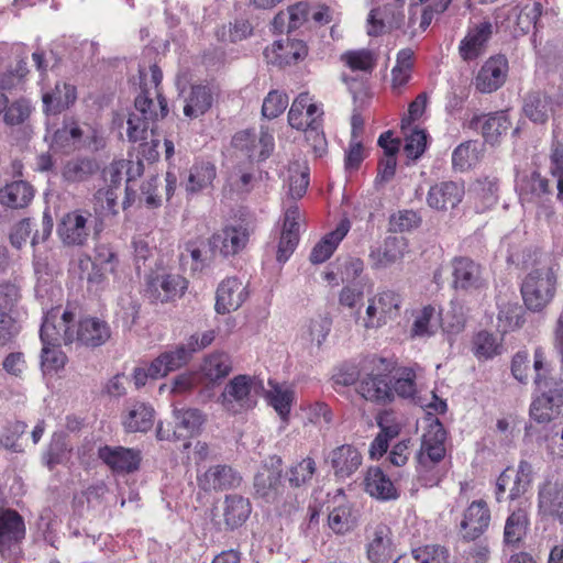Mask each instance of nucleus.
Wrapping results in <instances>:
<instances>
[{"label":"nucleus","instance_id":"1","mask_svg":"<svg viewBox=\"0 0 563 563\" xmlns=\"http://www.w3.org/2000/svg\"><path fill=\"white\" fill-rule=\"evenodd\" d=\"M139 76L140 92L134 100V111L128 118V137L134 143L145 141L155 123L168 114L167 100L161 91V68L154 64L148 73L140 69Z\"/></svg>","mask_w":563,"mask_h":563},{"label":"nucleus","instance_id":"2","mask_svg":"<svg viewBox=\"0 0 563 563\" xmlns=\"http://www.w3.org/2000/svg\"><path fill=\"white\" fill-rule=\"evenodd\" d=\"M40 336L45 342L63 340L65 344L78 342L97 347L110 339L111 330L106 321L96 317H87L76 323L73 311L66 309L58 318V311L52 309L44 318Z\"/></svg>","mask_w":563,"mask_h":563},{"label":"nucleus","instance_id":"3","mask_svg":"<svg viewBox=\"0 0 563 563\" xmlns=\"http://www.w3.org/2000/svg\"><path fill=\"white\" fill-rule=\"evenodd\" d=\"M289 125L303 132L305 139L316 157L328 152V142L323 131L324 110L322 102L316 100L308 91L300 92L292 101L288 111Z\"/></svg>","mask_w":563,"mask_h":563},{"label":"nucleus","instance_id":"4","mask_svg":"<svg viewBox=\"0 0 563 563\" xmlns=\"http://www.w3.org/2000/svg\"><path fill=\"white\" fill-rule=\"evenodd\" d=\"M558 265L550 257L541 260L525 277L521 295L526 307L534 312L542 311L554 298Z\"/></svg>","mask_w":563,"mask_h":563},{"label":"nucleus","instance_id":"5","mask_svg":"<svg viewBox=\"0 0 563 563\" xmlns=\"http://www.w3.org/2000/svg\"><path fill=\"white\" fill-rule=\"evenodd\" d=\"M396 362L391 358L373 356L365 369L367 373L358 382L357 393L366 400L376 404L393 401L391 374Z\"/></svg>","mask_w":563,"mask_h":563},{"label":"nucleus","instance_id":"6","mask_svg":"<svg viewBox=\"0 0 563 563\" xmlns=\"http://www.w3.org/2000/svg\"><path fill=\"white\" fill-rule=\"evenodd\" d=\"M254 497L273 505L279 516H290L299 508L298 498L289 493L279 472L265 468L254 477Z\"/></svg>","mask_w":563,"mask_h":563},{"label":"nucleus","instance_id":"7","mask_svg":"<svg viewBox=\"0 0 563 563\" xmlns=\"http://www.w3.org/2000/svg\"><path fill=\"white\" fill-rule=\"evenodd\" d=\"M188 288V280L180 274L157 268L145 278V296L154 303H167L181 298Z\"/></svg>","mask_w":563,"mask_h":563},{"label":"nucleus","instance_id":"8","mask_svg":"<svg viewBox=\"0 0 563 563\" xmlns=\"http://www.w3.org/2000/svg\"><path fill=\"white\" fill-rule=\"evenodd\" d=\"M264 389L261 380L249 375H238L225 385L220 399L223 408L230 413H241L255 407L256 397L253 395Z\"/></svg>","mask_w":563,"mask_h":563},{"label":"nucleus","instance_id":"9","mask_svg":"<svg viewBox=\"0 0 563 563\" xmlns=\"http://www.w3.org/2000/svg\"><path fill=\"white\" fill-rule=\"evenodd\" d=\"M402 297L391 289H383L368 299L365 316L362 319L366 330H376L400 316Z\"/></svg>","mask_w":563,"mask_h":563},{"label":"nucleus","instance_id":"10","mask_svg":"<svg viewBox=\"0 0 563 563\" xmlns=\"http://www.w3.org/2000/svg\"><path fill=\"white\" fill-rule=\"evenodd\" d=\"M536 388L540 396L530 406V417L539 423L548 422L561 412L563 379L538 378Z\"/></svg>","mask_w":563,"mask_h":563},{"label":"nucleus","instance_id":"11","mask_svg":"<svg viewBox=\"0 0 563 563\" xmlns=\"http://www.w3.org/2000/svg\"><path fill=\"white\" fill-rule=\"evenodd\" d=\"M536 388L540 396L530 406V417L539 423L548 422L561 412L563 379L538 378Z\"/></svg>","mask_w":563,"mask_h":563},{"label":"nucleus","instance_id":"12","mask_svg":"<svg viewBox=\"0 0 563 563\" xmlns=\"http://www.w3.org/2000/svg\"><path fill=\"white\" fill-rule=\"evenodd\" d=\"M251 234L252 230L247 224L223 225L209 238L210 251L218 252L223 257L235 256L246 249Z\"/></svg>","mask_w":563,"mask_h":563},{"label":"nucleus","instance_id":"13","mask_svg":"<svg viewBox=\"0 0 563 563\" xmlns=\"http://www.w3.org/2000/svg\"><path fill=\"white\" fill-rule=\"evenodd\" d=\"M25 534L23 517L14 509L0 508V554L3 559L21 552Z\"/></svg>","mask_w":563,"mask_h":563},{"label":"nucleus","instance_id":"14","mask_svg":"<svg viewBox=\"0 0 563 563\" xmlns=\"http://www.w3.org/2000/svg\"><path fill=\"white\" fill-rule=\"evenodd\" d=\"M541 13L542 5L539 1L527 3L522 8L519 5L510 9L503 8L495 16V25L500 23L503 27L510 30V32L517 36L528 33L532 27L536 29Z\"/></svg>","mask_w":563,"mask_h":563},{"label":"nucleus","instance_id":"15","mask_svg":"<svg viewBox=\"0 0 563 563\" xmlns=\"http://www.w3.org/2000/svg\"><path fill=\"white\" fill-rule=\"evenodd\" d=\"M90 135H85V131L80 128L77 120L74 118L65 119L63 126L58 129L53 136V146L68 153L80 147L90 150H98L101 145V137L97 130L89 126Z\"/></svg>","mask_w":563,"mask_h":563},{"label":"nucleus","instance_id":"16","mask_svg":"<svg viewBox=\"0 0 563 563\" xmlns=\"http://www.w3.org/2000/svg\"><path fill=\"white\" fill-rule=\"evenodd\" d=\"M404 0H390L382 7L369 11L367 18V34L373 37L380 36L404 25Z\"/></svg>","mask_w":563,"mask_h":563},{"label":"nucleus","instance_id":"17","mask_svg":"<svg viewBox=\"0 0 563 563\" xmlns=\"http://www.w3.org/2000/svg\"><path fill=\"white\" fill-rule=\"evenodd\" d=\"M232 145L239 151L245 152L250 158L257 161L267 159L274 148V135L268 128H261L260 135L254 130H242L234 134Z\"/></svg>","mask_w":563,"mask_h":563},{"label":"nucleus","instance_id":"18","mask_svg":"<svg viewBox=\"0 0 563 563\" xmlns=\"http://www.w3.org/2000/svg\"><path fill=\"white\" fill-rule=\"evenodd\" d=\"M97 455L114 474L134 473L142 462V453L139 449L122 445H102L98 449Z\"/></svg>","mask_w":563,"mask_h":563},{"label":"nucleus","instance_id":"19","mask_svg":"<svg viewBox=\"0 0 563 563\" xmlns=\"http://www.w3.org/2000/svg\"><path fill=\"white\" fill-rule=\"evenodd\" d=\"M120 419L125 432L146 433L154 426L155 410L151 404L133 399L125 402Z\"/></svg>","mask_w":563,"mask_h":563},{"label":"nucleus","instance_id":"20","mask_svg":"<svg viewBox=\"0 0 563 563\" xmlns=\"http://www.w3.org/2000/svg\"><path fill=\"white\" fill-rule=\"evenodd\" d=\"M91 213L87 210H74L63 216L57 232L67 245H84L89 238L88 221Z\"/></svg>","mask_w":563,"mask_h":563},{"label":"nucleus","instance_id":"21","mask_svg":"<svg viewBox=\"0 0 563 563\" xmlns=\"http://www.w3.org/2000/svg\"><path fill=\"white\" fill-rule=\"evenodd\" d=\"M446 431L438 418H434L428 426L421 439L420 450L417 453V461L444 462Z\"/></svg>","mask_w":563,"mask_h":563},{"label":"nucleus","instance_id":"22","mask_svg":"<svg viewBox=\"0 0 563 563\" xmlns=\"http://www.w3.org/2000/svg\"><path fill=\"white\" fill-rule=\"evenodd\" d=\"M300 218L301 213L296 203L288 207L284 213L283 229L276 254L279 263L287 262L298 246Z\"/></svg>","mask_w":563,"mask_h":563},{"label":"nucleus","instance_id":"23","mask_svg":"<svg viewBox=\"0 0 563 563\" xmlns=\"http://www.w3.org/2000/svg\"><path fill=\"white\" fill-rule=\"evenodd\" d=\"M364 492L378 501H393L400 497L396 483L379 466H369L363 479Z\"/></svg>","mask_w":563,"mask_h":563},{"label":"nucleus","instance_id":"24","mask_svg":"<svg viewBox=\"0 0 563 563\" xmlns=\"http://www.w3.org/2000/svg\"><path fill=\"white\" fill-rule=\"evenodd\" d=\"M247 296L249 291L242 280L238 277H228L217 288L214 309L221 314L230 313L238 310Z\"/></svg>","mask_w":563,"mask_h":563},{"label":"nucleus","instance_id":"25","mask_svg":"<svg viewBox=\"0 0 563 563\" xmlns=\"http://www.w3.org/2000/svg\"><path fill=\"white\" fill-rule=\"evenodd\" d=\"M490 522V510L486 501H473L464 512L460 525L463 539L473 541L481 537Z\"/></svg>","mask_w":563,"mask_h":563},{"label":"nucleus","instance_id":"26","mask_svg":"<svg viewBox=\"0 0 563 563\" xmlns=\"http://www.w3.org/2000/svg\"><path fill=\"white\" fill-rule=\"evenodd\" d=\"M492 33V24L487 21L470 27L459 44L460 57L468 63L482 56L487 48Z\"/></svg>","mask_w":563,"mask_h":563},{"label":"nucleus","instance_id":"27","mask_svg":"<svg viewBox=\"0 0 563 563\" xmlns=\"http://www.w3.org/2000/svg\"><path fill=\"white\" fill-rule=\"evenodd\" d=\"M308 46L301 40L275 41L264 52L271 63L279 67L296 64L308 55Z\"/></svg>","mask_w":563,"mask_h":563},{"label":"nucleus","instance_id":"28","mask_svg":"<svg viewBox=\"0 0 563 563\" xmlns=\"http://www.w3.org/2000/svg\"><path fill=\"white\" fill-rule=\"evenodd\" d=\"M453 282L455 289L465 291L477 290L485 286L481 266L468 257H455L452 261Z\"/></svg>","mask_w":563,"mask_h":563},{"label":"nucleus","instance_id":"29","mask_svg":"<svg viewBox=\"0 0 563 563\" xmlns=\"http://www.w3.org/2000/svg\"><path fill=\"white\" fill-rule=\"evenodd\" d=\"M362 462V454L357 448L351 444H342L330 453V463L338 478L345 479L352 476L360 468Z\"/></svg>","mask_w":563,"mask_h":563},{"label":"nucleus","instance_id":"30","mask_svg":"<svg viewBox=\"0 0 563 563\" xmlns=\"http://www.w3.org/2000/svg\"><path fill=\"white\" fill-rule=\"evenodd\" d=\"M464 196V187L455 181H442L431 186L427 202L437 210H448L456 207Z\"/></svg>","mask_w":563,"mask_h":563},{"label":"nucleus","instance_id":"31","mask_svg":"<svg viewBox=\"0 0 563 563\" xmlns=\"http://www.w3.org/2000/svg\"><path fill=\"white\" fill-rule=\"evenodd\" d=\"M241 477L228 465H216L197 477L198 485L205 492L224 490L240 484Z\"/></svg>","mask_w":563,"mask_h":563},{"label":"nucleus","instance_id":"32","mask_svg":"<svg viewBox=\"0 0 563 563\" xmlns=\"http://www.w3.org/2000/svg\"><path fill=\"white\" fill-rule=\"evenodd\" d=\"M530 526L528 512L518 507L509 514L504 527L503 544L509 549H519L528 533Z\"/></svg>","mask_w":563,"mask_h":563},{"label":"nucleus","instance_id":"33","mask_svg":"<svg viewBox=\"0 0 563 563\" xmlns=\"http://www.w3.org/2000/svg\"><path fill=\"white\" fill-rule=\"evenodd\" d=\"M22 299V287L16 278L0 282V325L9 328L13 322V313Z\"/></svg>","mask_w":563,"mask_h":563},{"label":"nucleus","instance_id":"34","mask_svg":"<svg viewBox=\"0 0 563 563\" xmlns=\"http://www.w3.org/2000/svg\"><path fill=\"white\" fill-rule=\"evenodd\" d=\"M391 529L386 523H378L374 528L367 544V558L372 563H386L394 554Z\"/></svg>","mask_w":563,"mask_h":563},{"label":"nucleus","instance_id":"35","mask_svg":"<svg viewBox=\"0 0 563 563\" xmlns=\"http://www.w3.org/2000/svg\"><path fill=\"white\" fill-rule=\"evenodd\" d=\"M217 177V167L209 161H196L188 170L185 190L188 195H196L213 188Z\"/></svg>","mask_w":563,"mask_h":563},{"label":"nucleus","instance_id":"36","mask_svg":"<svg viewBox=\"0 0 563 563\" xmlns=\"http://www.w3.org/2000/svg\"><path fill=\"white\" fill-rule=\"evenodd\" d=\"M252 512V505L249 498L238 494L227 495L223 501L222 516L227 530H234L242 527Z\"/></svg>","mask_w":563,"mask_h":563},{"label":"nucleus","instance_id":"37","mask_svg":"<svg viewBox=\"0 0 563 563\" xmlns=\"http://www.w3.org/2000/svg\"><path fill=\"white\" fill-rule=\"evenodd\" d=\"M350 230V221L342 220L336 228L327 233L311 250L309 260L312 264H322L328 261L338 249L341 241Z\"/></svg>","mask_w":563,"mask_h":563},{"label":"nucleus","instance_id":"38","mask_svg":"<svg viewBox=\"0 0 563 563\" xmlns=\"http://www.w3.org/2000/svg\"><path fill=\"white\" fill-rule=\"evenodd\" d=\"M76 99V87L67 82H56L54 89L42 97L44 111L51 114H58L68 109Z\"/></svg>","mask_w":563,"mask_h":563},{"label":"nucleus","instance_id":"39","mask_svg":"<svg viewBox=\"0 0 563 563\" xmlns=\"http://www.w3.org/2000/svg\"><path fill=\"white\" fill-rule=\"evenodd\" d=\"M407 244L402 238L388 236L382 246L373 250L369 260L374 268H385L402 260Z\"/></svg>","mask_w":563,"mask_h":563},{"label":"nucleus","instance_id":"40","mask_svg":"<svg viewBox=\"0 0 563 563\" xmlns=\"http://www.w3.org/2000/svg\"><path fill=\"white\" fill-rule=\"evenodd\" d=\"M33 186L25 180H14L0 188V205L11 209L27 207L34 198Z\"/></svg>","mask_w":563,"mask_h":563},{"label":"nucleus","instance_id":"41","mask_svg":"<svg viewBox=\"0 0 563 563\" xmlns=\"http://www.w3.org/2000/svg\"><path fill=\"white\" fill-rule=\"evenodd\" d=\"M189 360V353L184 345H178L175 350L166 351L158 355L148 366L152 379L166 376L169 372L176 371L185 365Z\"/></svg>","mask_w":563,"mask_h":563},{"label":"nucleus","instance_id":"42","mask_svg":"<svg viewBox=\"0 0 563 563\" xmlns=\"http://www.w3.org/2000/svg\"><path fill=\"white\" fill-rule=\"evenodd\" d=\"M213 103L211 89L205 85H194L185 99L184 114L196 119L210 110Z\"/></svg>","mask_w":563,"mask_h":563},{"label":"nucleus","instance_id":"43","mask_svg":"<svg viewBox=\"0 0 563 563\" xmlns=\"http://www.w3.org/2000/svg\"><path fill=\"white\" fill-rule=\"evenodd\" d=\"M540 508L560 523H563V485L547 483L539 490Z\"/></svg>","mask_w":563,"mask_h":563},{"label":"nucleus","instance_id":"44","mask_svg":"<svg viewBox=\"0 0 563 563\" xmlns=\"http://www.w3.org/2000/svg\"><path fill=\"white\" fill-rule=\"evenodd\" d=\"M553 111L552 98L541 91L527 95L523 103L525 114L534 123H545Z\"/></svg>","mask_w":563,"mask_h":563},{"label":"nucleus","instance_id":"45","mask_svg":"<svg viewBox=\"0 0 563 563\" xmlns=\"http://www.w3.org/2000/svg\"><path fill=\"white\" fill-rule=\"evenodd\" d=\"M448 559V551L438 544H428L413 549L396 559V563H444Z\"/></svg>","mask_w":563,"mask_h":563},{"label":"nucleus","instance_id":"46","mask_svg":"<svg viewBox=\"0 0 563 563\" xmlns=\"http://www.w3.org/2000/svg\"><path fill=\"white\" fill-rule=\"evenodd\" d=\"M269 390L266 391L268 404L277 411L283 420H287L295 399V391L290 388H284L278 383L269 379Z\"/></svg>","mask_w":563,"mask_h":563},{"label":"nucleus","instance_id":"47","mask_svg":"<svg viewBox=\"0 0 563 563\" xmlns=\"http://www.w3.org/2000/svg\"><path fill=\"white\" fill-rule=\"evenodd\" d=\"M415 54L411 48H402L397 53L396 64L391 69V88L399 90L411 78Z\"/></svg>","mask_w":563,"mask_h":563},{"label":"nucleus","instance_id":"48","mask_svg":"<svg viewBox=\"0 0 563 563\" xmlns=\"http://www.w3.org/2000/svg\"><path fill=\"white\" fill-rule=\"evenodd\" d=\"M173 413L176 429L185 430L187 437L198 434L206 422V415L198 408H175Z\"/></svg>","mask_w":563,"mask_h":563},{"label":"nucleus","instance_id":"49","mask_svg":"<svg viewBox=\"0 0 563 563\" xmlns=\"http://www.w3.org/2000/svg\"><path fill=\"white\" fill-rule=\"evenodd\" d=\"M201 371L210 382H218L232 372L231 357L223 352L212 353L205 358Z\"/></svg>","mask_w":563,"mask_h":563},{"label":"nucleus","instance_id":"50","mask_svg":"<svg viewBox=\"0 0 563 563\" xmlns=\"http://www.w3.org/2000/svg\"><path fill=\"white\" fill-rule=\"evenodd\" d=\"M357 518L351 504L334 507L328 516V525L336 534H344L356 527Z\"/></svg>","mask_w":563,"mask_h":563},{"label":"nucleus","instance_id":"51","mask_svg":"<svg viewBox=\"0 0 563 563\" xmlns=\"http://www.w3.org/2000/svg\"><path fill=\"white\" fill-rule=\"evenodd\" d=\"M341 62L352 71L372 73L376 67V54L368 48L351 49L344 52Z\"/></svg>","mask_w":563,"mask_h":563},{"label":"nucleus","instance_id":"52","mask_svg":"<svg viewBox=\"0 0 563 563\" xmlns=\"http://www.w3.org/2000/svg\"><path fill=\"white\" fill-rule=\"evenodd\" d=\"M317 473V462L314 459L307 456L296 464L291 465L287 471V479L291 487L301 488L311 483Z\"/></svg>","mask_w":563,"mask_h":563},{"label":"nucleus","instance_id":"53","mask_svg":"<svg viewBox=\"0 0 563 563\" xmlns=\"http://www.w3.org/2000/svg\"><path fill=\"white\" fill-rule=\"evenodd\" d=\"M523 322L525 311L520 305L509 302L499 306L497 329L501 334L518 330Z\"/></svg>","mask_w":563,"mask_h":563},{"label":"nucleus","instance_id":"54","mask_svg":"<svg viewBox=\"0 0 563 563\" xmlns=\"http://www.w3.org/2000/svg\"><path fill=\"white\" fill-rule=\"evenodd\" d=\"M98 169V164L92 158H75L68 161L62 172L63 178L68 183L87 180Z\"/></svg>","mask_w":563,"mask_h":563},{"label":"nucleus","instance_id":"55","mask_svg":"<svg viewBox=\"0 0 563 563\" xmlns=\"http://www.w3.org/2000/svg\"><path fill=\"white\" fill-rule=\"evenodd\" d=\"M41 341L43 343L42 355H41V365L44 373L58 372L64 368L67 356L59 349L58 341L45 342L42 338Z\"/></svg>","mask_w":563,"mask_h":563},{"label":"nucleus","instance_id":"56","mask_svg":"<svg viewBox=\"0 0 563 563\" xmlns=\"http://www.w3.org/2000/svg\"><path fill=\"white\" fill-rule=\"evenodd\" d=\"M417 479L423 487L438 486L445 477L444 462L417 461Z\"/></svg>","mask_w":563,"mask_h":563},{"label":"nucleus","instance_id":"57","mask_svg":"<svg viewBox=\"0 0 563 563\" xmlns=\"http://www.w3.org/2000/svg\"><path fill=\"white\" fill-rule=\"evenodd\" d=\"M479 158L476 144L465 142L460 144L452 153V164L456 172L464 173L470 169Z\"/></svg>","mask_w":563,"mask_h":563},{"label":"nucleus","instance_id":"58","mask_svg":"<svg viewBox=\"0 0 563 563\" xmlns=\"http://www.w3.org/2000/svg\"><path fill=\"white\" fill-rule=\"evenodd\" d=\"M367 157V150L363 144V139H350L349 146L345 150L344 167L349 173L360 169L363 161Z\"/></svg>","mask_w":563,"mask_h":563},{"label":"nucleus","instance_id":"59","mask_svg":"<svg viewBox=\"0 0 563 563\" xmlns=\"http://www.w3.org/2000/svg\"><path fill=\"white\" fill-rule=\"evenodd\" d=\"M118 189L115 187L100 188L95 194V208L102 216L118 213Z\"/></svg>","mask_w":563,"mask_h":563},{"label":"nucleus","instance_id":"60","mask_svg":"<svg viewBox=\"0 0 563 563\" xmlns=\"http://www.w3.org/2000/svg\"><path fill=\"white\" fill-rule=\"evenodd\" d=\"M288 106V96L277 90L268 92L263 101L262 114L267 119H275L280 115Z\"/></svg>","mask_w":563,"mask_h":563},{"label":"nucleus","instance_id":"61","mask_svg":"<svg viewBox=\"0 0 563 563\" xmlns=\"http://www.w3.org/2000/svg\"><path fill=\"white\" fill-rule=\"evenodd\" d=\"M3 120L8 125H18L25 122L31 114V104L25 99H19L4 108Z\"/></svg>","mask_w":563,"mask_h":563},{"label":"nucleus","instance_id":"62","mask_svg":"<svg viewBox=\"0 0 563 563\" xmlns=\"http://www.w3.org/2000/svg\"><path fill=\"white\" fill-rule=\"evenodd\" d=\"M437 310L433 306H424L419 313L411 327V336H429L433 334L431 330V320L435 317Z\"/></svg>","mask_w":563,"mask_h":563},{"label":"nucleus","instance_id":"63","mask_svg":"<svg viewBox=\"0 0 563 563\" xmlns=\"http://www.w3.org/2000/svg\"><path fill=\"white\" fill-rule=\"evenodd\" d=\"M420 217L412 210H401L390 217V229L395 232H408L419 227Z\"/></svg>","mask_w":563,"mask_h":563},{"label":"nucleus","instance_id":"64","mask_svg":"<svg viewBox=\"0 0 563 563\" xmlns=\"http://www.w3.org/2000/svg\"><path fill=\"white\" fill-rule=\"evenodd\" d=\"M428 134L424 130L415 129L407 137L405 153L408 158L417 159L426 151Z\"/></svg>","mask_w":563,"mask_h":563}]
</instances>
